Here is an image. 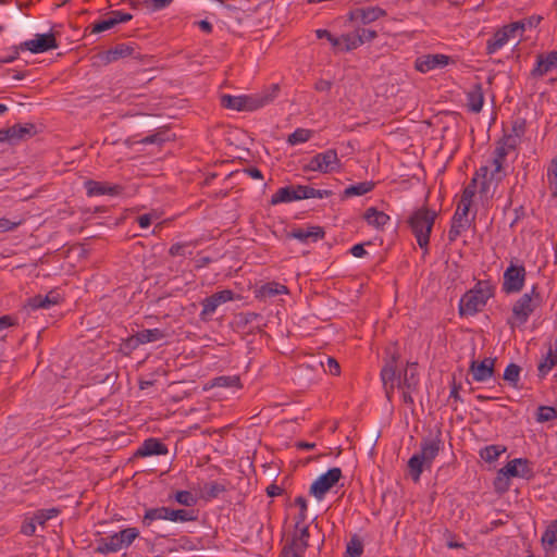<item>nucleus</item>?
Instances as JSON below:
<instances>
[{
  "label": "nucleus",
  "mask_w": 557,
  "mask_h": 557,
  "mask_svg": "<svg viewBox=\"0 0 557 557\" xmlns=\"http://www.w3.org/2000/svg\"><path fill=\"white\" fill-rule=\"evenodd\" d=\"M444 447L441 430L434 437H425L421 441L420 451L408 460L409 475L414 482L420 481L423 469H430L433 460Z\"/></svg>",
  "instance_id": "obj_1"
},
{
  "label": "nucleus",
  "mask_w": 557,
  "mask_h": 557,
  "mask_svg": "<svg viewBox=\"0 0 557 557\" xmlns=\"http://www.w3.org/2000/svg\"><path fill=\"white\" fill-rule=\"evenodd\" d=\"M437 218V212L426 206L414 210L408 219V224L421 249L428 251L430 235Z\"/></svg>",
  "instance_id": "obj_2"
},
{
  "label": "nucleus",
  "mask_w": 557,
  "mask_h": 557,
  "mask_svg": "<svg viewBox=\"0 0 557 557\" xmlns=\"http://www.w3.org/2000/svg\"><path fill=\"white\" fill-rule=\"evenodd\" d=\"M494 296V286L490 281H479L474 287L468 290L459 301L460 315H474Z\"/></svg>",
  "instance_id": "obj_3"
},
{
  "label": "nucleus",
  "mask_w": 557,
  "mask_h": 557,
  "mask_svg": "<svg viewBox=\"0 0 557 557\" xmlns=\"http://www.w3.org/2000/svg\"><path fill=\"white\" fill-rule=\"evenodd\" d=\"M542 301L537 285H533L529 293H524L515 301L507 323L511 329L525 324L530 315L542 305Z\"/></svg>",
  "instance_id": "obj_4"
},
{
  "label": "nucleus",
  "mask_w": 557,
  "mask_h": 557,
  "mask_svg": "<svg viewBox=\"0 0 557 557\" xmlns=\"http://www.w3.org/2000/svg\"><path fill=\"white\" fill-rule=\"evenodd\" d=\"M138 536L139 530L137 528L123 529L112 535L97 540L94 552L99 555L117 553L124 548H128Z\"/></svg>",
  "instance_id": "obj_5"
},
{
  "label": "nucleus",
  "mask_w": 557,
  "mask_h": 557,
  "mask_svg": "<svg viewBox=\"0 0 557 557\" xmlns=\"http://www.w3.org/2000/svg\"><path fill=\"white\" fill-rule=\"evenodd\" d=\"M309 536L308 525L295 524V531L292 540L284 546L281 557H304V554L309 546Z\"/></svg>",
  "instance_id": "obj_6"
},
{
  "label": "nucleus",
  "mask_w": 557,
  "mask_h": 557,
  "mask_svg": "<svg viewBox=\"0 0 557 557\" xmlns=\"http://www.w3.org/2000/svg\"><path fill=\"white\" fill-rule=\"evenodd\" d=\"M341 168V160L335 149H327L324 152L313 156L309 163L304 168L306 171L320 173H331Z\"/></svg>",
  "instance_id": "obj_7"
},
{
  "label": "nucleus",
  "mask_w": 557,
  "mask_h": 557,
  "mask_svg": "<svg viewBox=\"0 0 557 557\" xmlns=\"http://www.w3.org/2000/svg\"><path fill=\"white\" fill-rule=\"evenodd\" d=\"M527 271L524 265L510 263L503 275L502 289L505 294H516L522 290Z\"/></svg>",
  "instance_id": "obj_8"
},
{
  "label": "nucleus",
  "mask_w": 557,
  "mask_h": 557,
  "mask_svg": "<svg viewBox=\"0 0 557 557\" xmlns=\"http://www.w3.org/2000/svg\"><path fill=\"white\" fill-rule=\"evenodd\" d=\"M343 476L341 468L334 467L321 474L310 486L309 493L318 500L323 499L325 494L335 486Z\"/></svg>",
  "instance_id": "obj_9"
},
{
  "label": "nucleus",
  "mask_w": 557,
  "mask_h": 557,
  "mask_svg": "<svg viewBox=\"0 0 557 557\" xmlns=\"http://www.w3.org/2000/svg\"><path fill=\"white\" fill-rule=\"evenodd\" d=\"M36 134L37 127L34 123L15 124L0 129V143H8L13 146L34 137Z\"/></svg>",
  "instance_id": "obj_10"
},
{
  "label": "nucleus",
  "mask_w": 557,
  "mask_h": 557,
  "mask_svg": "<svg viewBox=\"0 0 557 557\" xmlns=\"http://www.w3.org/2000/svg\"><path fill=\"white\" fill-rule=\"evenodd\" d=\"M278 92L280 86L277 84H273L261 94L244 96V111H255L269 104L277 97Z\"/></svg>",
  "instance_id": "obj_11"
},
{
  "label": "nucleus",
  "mask_w": 557,
  "mask_h": 557,
  "mask_svg": "<svg viewBox=\"0 0 557 557\" xmlns=\"http://www.w3.org/2000/svg\"><path fill=\"white\" fill-rule=\"evenodd\" d=\"M22 51L29 50L33 53H42L57 49L58 42L52 33L37 34L34 39L20 44Z\"/></svg>",
  "instance_id": "obj_12"
},
{
  "label": "nucleus",
  "mask_w": 557,
  "mask_h": 557,
  "mask_svg": "<svg viewBox=\"0 0 557 557\" xmlns=\"http://www.w3.org/2000/svg\"><path fill=\"white\" fill-rule=\"evenodd\" d=\"M496 358L486 357L482 361L472 360L469 373L475 382H485L495 374Z\"/></svg>",
  "instance_id": "obj_13"
},
{
  "label": "nucleus",
  "mask_w": 557,
  "mask_h": 557,
  "mask_svg": "<svg viewBox=\"0 0 557 557\" xmlns=\"http://www.w3.org/2000/svg\"><path fill=\"white\" fill-rule=\"evenodd\" d=\"M233 299L234 293L231 289H223L221 292L212 294L211 296L202 300V310L200 312V318L202 320H206L207 317L211 315L220 305L231 301Z\"/></svg>",
  "instance_id": "obj_14"
},
{
  "label": "nucleus",
  "mask_w": 557,
  "mask_h": 557,
  "mask_svg": "<svg viewBox=\"0 0 557 557\" xmlns=\"http://www.w3.org/2000/svg\"><path fill=\"white\" fill-rule=\"evenodd\" d=\"M385 15L386 11L380 7L356 8L349 12L348 18L351 22L367 25Z\"/></svg>",
  "instance_id": "obj_15"
},
{
  "label": "nucleus",
  "mask_w": 557,
  "mask_h": 557,
  "mask_svg": "<svg viewBox=\"0 0 557 557\" xmlns=\"http://www.w3.org/2000/svg\"><path fill=\"white\" fill-rule=\"evenodd\" d=\"M502 471L509 478L530 479L533 476L530 461L527 458H515L508 461L507 465L502 468Z\"/></svg>",
  "instance_id": "obj_16"
},
{
  "label": "nucleus",
  "mask_w": 557,
  "mask_h": 557,
  "mask_svg": "<svg viewBox=\"0 0 557 557\" xmlns=\"http://www.w3.org/2000/svg\"><path fill=\"white\" fill-rule=\"evenodd\" d=\"M450 61V58L445 54H425L417 58L414 67L421 73H426L437 67L446 66Z\"/></svg>",
  "instance_id": "obj_17"
},
{
  "label": "nucleus",
  "mask_w": 557,
  "mask_h": 557,
  "mask_svg": "<svg viewBox=\"0 0 557 557\" xmlns=\"http://www.w3.org/2000/svg\"><path fill=\"white\" fill-rule=\"evenodd\" d=\"M62 301V297L57 289L50 290L46 295H36L27 300V307L33 310L49 309Z\"/></svg>",
  "instance_id": "obj_18"
},
{
  "label": "nucleus",
  "mask_w": 557,
  "mask_h": 557,
  "mask_svg": "<svg viewBox=\"0 0 557 557\" xmlns=\"http://www.w3.org/2000/svg\"><path fill=\"white\" fill-rule=\"evenodd\" d=\"M85 189L89 197L101 196V195H111L116 196L120 195L123 190V187L120 185H107L102 182L88 180L84 183Z\"/></svg>",
  "instance_id": "obj_19"
},
{
  "label": "nucleus",
  "mask_w": 557,
  "mask_h": 557,
  "mask_svg": "<svg viewBox=\"0 0 557 557\" xmlns=\"http://www.w3.org/2000/svg\"><path fill=\"white\" fill-rule=\"evenodd\" d=\"M557 67V51H550L547 54H539L536 66L531 71L533 77H542L553 69Z\"/></svg>",
  "instance_id": "obj_20"
},
{
  "label": "nucleus",
  "mask_w": 557,
  "mask_h": 557,
  "mask_svg": "<svg viewBox=\"0 0 557 557\" xmlns=\"http://www.w3.org/2000/svg\"><path fill=\"white\" fill-rule=\"evenodd\" d=\"M135 51V48L128 44H119L115 47L103 51L98 54V58L103 64H109L120 59L132 55Z\"/></svg>",
  "instance_id": "obj_21"
},
{
  "label": "nucleus",
  "mask_w": 557,
  "mask_h": 557,
  "mask_svg": "<svg viewBox=\"0 0 557 557\" xmlns=\"http://www.w3.org/2000/svg\"><path fill=\"white\" fill-rule=\"evenodd\" d=\"M168 447L160 440L150 437L144 441L135 453V457L160 456L168 454Z\"/></svg>",
  "instance_id": "obj_22"
},
{
  "label": "nucleus",
  "mask_w": 557,
  "mask_h": 557,
  "mask_svg": "<svg viewBox=\"0 0 557 557\" xmlns=\"http://www.w3.org/2000/svg\"><path fill=\"white\" fill-rule=\"evenodd\" d=\"M399 375H397V367L393 364V362H385L384 367L381 370V380L383 382V386L385 389V396L388 401L392 400L394 389H395V381H398Z\"/></svg>",
  "instance_id": "obj_23"
},
{
  "label": "nucleus",
  "mask_w": 557,
  "mask_h": 557,
  "mask_svg": "<svg viewBox=\"0 0 557 557\" xmlns=\"http://www.w3.org/2000/svg\"><path fill=\"white\" fill-rule=\"evenodd\" d=\"M289 237L300 240L301 243H308L309 240L318 242L324 238L325 232L321 226H310L305 228H294L289 234Z\"/></svg>",
  "instance_id": "obj_24"
},
{
  "label": "nucleus",
  "mask_w": 557,
  "mask_h": 557,
  "mask_svg": "<svg viewBox=\"0 0 557 557\" xmlns=\"http://www.w3.org/2000/svg\"><path fill=\"white\" fill-rule=\"evenodd\" d=\"M511 37L512 35L508 32L506 25L497 29L493 37L486 42V53L488 55L495 53L497 50L503 48Z\"/></svg>",
  "instance_id": "obj_25"
},
{
  "label": "nucleus",
  "mask_w": 557,
  "mask_h": 557,
  "mask_svg": "<svg viewBox=\"0 0 557 557\" xmlns=\"http://www.w3.org/2000/svg\"><path fill=\"white\" fill-rule=\"evenodd\" d=\"M419 385V376L417 372V363H408V368L405 370L404 379L398 377L397 386L409 392H416Z\"/></svg>",
  "instance_id": "obj_26"
},
{
  "label": "nucleus",
  "mask_w": 557,
  "mask_h": 557,
  "mask_svg": "<svg viewBox=\"0 0 557 557\" xmlns=\"http://www.w3.org/2000/svg\"><path fill=\"white\" fill-rule=\"evenodd\" d=\"M363 219L369 225L375 227L376 230H383V227L389 221V215L383 211H379L374 207H370L364 211Z\"/></svg>",
  "instance_id": "obj_27"
},
{
  "label": "nucleus",
  "mask_w": 557,
  "mask_h": 557,
  "mask_svg": "<svg viewBox=\"0 0 557 557\" xmlns=\"http://www.w3.org/2000/svg\"><path fill=\"white\" fill-rule=\"evenodd\" d=\"M541 21H542L541 16L532 15L529 18H524L521 21L510 23V24L506 25V27L508 28V32H510L512 37H516L517 34H519L521 36L527 27H530V28L536 27L541 23Z\"/></svg>",
  "instance_id": "obj_28"
},
{
  "label": "nucleus",
  "mask_w": 557,
  "mask_h": 557,
  "mask_svg": "<svg viewBox=\"0 0 557 557\" xmlns=\"http://www.w3.org/2000/svg\"><path fill=\"white\" fill-rule=\"evenodd\" d=\"M375 184L371 181L360 182L355 185H350L343 191L342 199L350 198L352 196H362L370 193L374 188Z\"/></svg>",
  "instance_id": "obj_29"
},
{
  "label": "nucleus",
  "mask_w": 557,
  "mask_h": 557,
  "mask_svg": "<svg viewBox=\"0 0 557 557\" xmlns=\"http://www.w3.org/2000/svg\"><path fill=\"white\" fill-rule=\"evenodd\" d=\"M467 100V106L470 111L478 113L482 110L484 98L482 92V86L480 84H476L474 86V89L468 92Z\"/></svg>",
  "instance_id": "obj_30"
},
{
  "label": "nucleus",
  "mask_w": 557,
  "mask_h": 557,
  "mask_svg": "<svg viewBox=\"0 0 557 557\" xmlns=\"http://www.w3.org/2000/svg\"><path fill=\"white\" fill-rule=\"evenodd\" d=\"M140 345L159 342L166 337V333L160 329H146L136 333Z\"/></svg>",
  "instance_id": "obj_31"
},
{
  "label": "nucleus",
  "mask_w": 557,
  "mask_h": 557,
  "mask_svg": "<svg viewBox=\"0 0 557 557\" xmlns=\"http://www.w3.org/2000/svg\"><path fill=\"white\" fill-rule=\"evenodd\" d=\"M510 139L511 138H503L497 143L492 161L505 163L509 151L515 149V144L510 143Z\"/></svg>",
  "instance_id": "obj_32"
},
{
  "label": "nucleus",
  "mask_w": 557,
  "mask_h": 557,
  "mask_svg": "<svg viewBox=\"0 0 557 557\" xmlns=\"http://www.w3.org/2000/svg\"><path fill=\"white\" fill-rule=\"evenodd\" d=\"M296 200V196L294 195V185H289L277 189V191L272 195L270 205L276 206L278 203L292 202Z\"/></svg>",
  "instance_id": "obj_33"
},
{
  "label": "nucleus",
  "mask_w": 557,
  "mask_h": 557,
  "mask_svg": "<svg viewBox=\"0 0 557 557\" xmlns=\"http://www.w3.org/2000/svg\"><path fill=\"white\" fill-rule=\"evenodd\" d=\"M168 519V507H157L149 508L145 511L143 517V524L145 527H150L151 523L156 520H166Z\"/></svg>",
  "instance_id": "obj_34"
},
{
  "label": "nucleus",
  "mask_w": 557,
  "mask_h": 557,
  "mask_svg": "<svg viewBox=\"0 0 557 557\" xmlns=\"http://www.w3.org/2000/svg\"><path fill=\"white\" fill-rule=\"evenodd\" d=\"M521 367L516 363H509L503 374L504 381H506L511 387L517 388L520 380Z\"/></svg>",
  "instance_id": "obj_35"
},
{
  "label": "nucleus",
  "mask_w": 557,
  "mask_h": 557,
  "mask_svg": "<svg viewBox=\"0 0 557 557\" xmlns=\"http://www.w3.org/2000/svg\"><path fill=\"white\" fill-rule=\"evenodd\" d=\"M542 543L553 549H557V519L550 522L542 535Z\"/></svg>",
  "instance_id": "obj_36"
},
{
  "label": "nucleus",
  "mask_w": 557,
  "mask_h": 557,
  "mask_svg": "<svg viewBox=\"0 0 557 557\" xmlns=\"http://www.w3.org/2000/svg\"><path fill=\"white\" fill-rule=\"evenodd\" d=\"M471 221H462L458 220L456 221V218L451 219V225L448 232V240L449 243H454L460 234L466 231L468 227H470Z\"/></svg>",
  "instance_id": "obj_37"
},
{
  "label": "nucleus",
  "mask_w": 557,
  "mask_h": 557,
  "mask_svg": "<svg viewBox=\"0 0 557 557\" xmlns=\"http://www.w3.org/2000/svg\"><path fill=\"white\" fill-rule=\"evenodd\" d=\"M244 96H232V95H223L221 96V104L222 107L236 111H244Z\"/></svg>",
  "instance_id": "obj_38"
},
{
  "label": "nucleus",
  "mask_w": 557,
  "mask_h": 557,
  "mask_svg": "<svg viewBox=\"0 0 557 557\" xmlns=\"http://www.w3.org/2000/svg\"><path fill=\"white\" fill-rule=\"evenodd\" d=\"M339 39H342V47H338V49L342 51H350L362 45V40H360L356 30L354 33L343 35Z\"/></svg>",
  "instance_id": "obj_39"
},
{
  "label": "nucleus",
  "mask_w": 557,
  "mask_h": 557,
  "mask_svg": "<svg viewBox=\"0 0 557 557\" xmlns=\"http://www.w3.org/2000/svg\"><path fill=\"white\" fill-rule=\"evenodd\" d=\"M288 289L285 285L276 282L267 283L260 288V294L263 297H274L281 294H287Z\"/></svg>",
  "instance_id": "obj_40"
},
{
  "label": "nucleus",
  "mask_w": 557,
  "mask_h": 557,
  "mask_svg": "<svg viewBox=\"0 0 557 557\" xmlns=\"http://www.w3.org/2000/svg\"><path fill=\"white\" fill-rule=\"evenodd\" d=\"M194 511L186 509H171L168 507V519L170 521L187 522L195 520Z\"/></svg>",
  "instance_id": "obj_41"
},
{
  "label": "nucleus",
  "mask_w": 557,
  "mask_h": 557,
  "mask_svg": "<svg viewBox=\"0 0 557 557\" xmlns=\"http://www.w3.org/2000/svg\"><path fill=\"white\" fill-rule=\"evenodd\" d=\"M506 450L505 447H502L499 445H490L483 448L480 453V456L482 459H484L486 462H493L495 461L500 454H503Z\"/></svg>",
  "instance_id": "obj_42"
},
{
  "label": "nucleus",
  "mask_w": 557,
  "mask_h": 557,
  "mask_svg": "<svg viewBox=\"0 0 557 557\" xmlns=\"http://www.w3.org/2000/svg\"><path fill=\"white\" fill-rule=\"evenodd\" d=\"M547 183L553 197H557V159H553L547 169Z\"/></svg>",
  "instance_id": "obj_43"
},
{
  "label": "nucleus",
  "mask_w": 557,
  "mask_h": 557,
  "mask_svg": "<svg viewBox=\"0 0 557 557\" xmlns=\"http://www.w3.org/2000/svg\"><path fill=\"white\" fill-rule=\"evenodd\" d=\"M363 553V543L357 536H351L350 541L347 543L346 555L347 557H361Z\"/></svg>",
  "instance_id": "obj_44"
},
{
  "label": "nucleus",
  "mask_w": 557,
  "mask_h": 557,
  "mask_svg": "<svg viewBox=\"0 0 557 557\" xmlns=\"http://www.w3.org/2000/svg\"><path fill=\"white\" fill-rule=\"evenodd\" d=\"M60 513V509L59 508H55V507H52V508H49V509H40V510H37L35 513H34V518L36 520V522L39 524V525H45V523L57 517L58 515Z\"/></svg>",
  "instance_id": "obj_45"
},
{
  "label": "nucleus",
  "mask_w": 557,
  "mask_h": 557,
  "mask_svg": "<svg viewBox=\"0 0 557 557\" xmlns=\"http://www.w3.org/2000/svg\"><path fill=\"white\" fill-rule=\"evenodd\" d=\"M212 386L216 387H240V379L237 375L218 376L213 380Z\"/></svg>",
  "instance_id": "obj_46"
},
{
  "label": "nucleus",
  "mask_w": 557,
  "mask_h": 557,
  "mask_svg": "<svg viewBox=\"0 0 557 557\" xmlns=\"http://www.w3.org/2000/svg\"><path fill=\"white\" fill-rule=\"evenodd\" d=\"M203 490L206 492L205 498L213 499L219 497L220 494L224 493L226 491V486L219 482H210L205 484Z\"/></svg>",
  "instance_id": "obj_47"
},
{
  "label": "nucleus",
  "mask_w": 557,
  "mask_h": 557,
  "mask_svg": "<svg viewBox=\"0 0 557 557\" xmlns=\"http://www.w3.org/2000/svg\"><path fill=\"white\" fill-rule=\"evenodd\" d=\"M139 346H140L139 339H138L137 335L134 334V335H131L127 338L123 339V342L120 345V351L125 356H129Z\"/></svg>",
  "instance_id": "obj_48"
},
{
  "label": "nucleus",
  "mask_w": 557,
  "mask_h": 557,
  "mask_svg": "<svg viewBox=\"0 0 557 557\" xmlns=\"http://www.w3.org/2000/svg\"><path fill=\"white\" fill-rule=\"evenodd\" d=\"M492 165L494 166L493 171H491L488 176V186L494 183L497 186L506 176V172L504 169V164L499 162L492 161Z\"/></svg>",
  "instance_id": "obj_49"
},
{
  "label": "nucleus",
  "mask_w": 557,
  "mask_h": 557,
  "mask_svg": "<svg viewBox=\"0 0 557 557\" xmlns=\"http://www.w3.org/2000/svg\"><path fill=\"white\" fill-rule=\"evenodd\" d=\"M115 25H116V21H113L112 16L110 15V17L107 20H102V21H99V22H96V23L89 25L86 28V30L89 29L90 34H99L104 30L111 29Z\"/></svg>",
  "instance_id": "obj_50"
},
{
  "label": "nucleus",
  "mask_w": 557,
  "mask_h": 557,
  "mask_svg": "<svg viewBox=\"0 0 557 557\" xmlns=\"http://www.w3.org/2000/svg\"><path fill=\"white\" fill-rule=\"evenodd\" d=\"M311 138V131L306 128H297L295 132H293L289 136L287 141L290 145H297L301 143H306Z\"/></svg>",
  "instance_id": "obj_51"
},
{
  "label": "nucleus",
  "mask_w": 557,
  "mask_h": 557,
  "mask_svg": "<svg viewBox=\"0 0 557 557\" xmlns=\"http://www.w3.org/2000/svg\"><path fill=\"white\" fill-rule=\"evenodd\" d=\"M557 418V410L550 406H540L537 408L536 420L539 422H548Z\"/></svg>",
  "instance_id": "obj_52"
},
{
  "label": "nucleus",
  "mask_w": 557,
  "mask_h": 557,
  "mask_svg": "<svg viewBox=\"0 0 557 557\" xmlns=\"http://www.w3.org/2000/svg\"><path fill=\"white\" fill-rule=\"evenodd\" d=\"M295 505L299 507V512L295 516V524H305L308 510L307 499L304 496H298L295 499Z\"/></svg>",
  "instance_id": "obj_53"
},
{
  "label": "nucleus",
  "mask_w": 557,
  "mask_h": 557,
  "mask_svg": "<svg viewBox=\"0 0 557 557\" xmlns=\"http://www.w3.org/2000/svg\"><path fill=\"white\" fill-rule=\"evenodd\" d=\"M509 476L499 469L497 476L494 480V488L497 493L503 494L509 490L510 481Z\"/></svg>",
  "instance_id": "obj_54"
},
{
  "label": "nucleus",
  "mask_w": 557,
  "mask_h": 557,
  "mask_svg": "<svg viewBox=\"0 0 557 557\" xmlns=\"http://www.w3.org/2000/svg\"><path fill=\"white\" fill-rule=\"evenodd\" d=\"M175 499L181 505H184L187 507L194 506L197 503L196 497L189 491H178L175 494Z\"/></svg>",
  "instance_id": "obj_55"
},
{
  "label": "nucleus",
  "mask_w": 557,
  "mask_h": 557,
  "mask_svg": "<svg viewBox=\"0 0 557 557\" xmlns=\"http://www.w3.org/2000/svg\"><path fill=\"white\" fill-rule=\"evenodd\" d=\"M476 186H478L476 177H472L470 183L462 190L461 200L472 203V199L476 193Z\"/></svg>",
  "instance_id": "obj_56"
},
{
  "label": "nucleus",
  "mask_w": 557,
  "mask_h": 557,
  "mask_svg": "<svg viewBox=\"0 0 557 557\" xmlns=\"http://www.w3.org/2000/svg\"><path fill=\"white\" fill-rule=\"evenodd\" d=\"M555 364L557 363L553 358V350L549 349L546 359L539 364V375L544 377Z\"/></svg>",
  "instance_id": "obj_57"
},
{
  "label": "nucleus",
  "mask_w": 557,
  "mask_h": 557,
  "mask_svg": "<svg viewBox=\"0 0 557 557\" xmlns=\"http://www.w3.org/2000/svg\"><path fill=\"white\" fill-rule=\"evenodd\" d=\"M487 174H488V166L487 165H482L474 174L473 177H476V181L479 178H482V183H481V188H480V193L481 194H486L488 191V178H487Z\"/></svg>",
  "instance_id": "obj_58"
},
{
  "label": "nucleus",
  "mask_w": 557,
  "mask_h": 557,
  "mask_svg": "<svg viewBox=\"0 0 557 557\" xmlns=\"http://www.w3.org/2000/svg\"><path fill=\"white\" fill-rule=\"evenodd\" d=\"M470 207H471V202H467V201L460 199V202H459L453 218H456V221H458V220L470 221L468 219V213H469Z\"/></svg>",
  "instance_id": "obj_59"
},
{
  "label": "nucleus",
  "mask_w": 557,
  "mask_h": 557,
  "mask_svg": "<svg viewBox=\"0 0 557 557\" xmlns=\"http://www.w3.org/2000/svg\"><path fill=\"white\" fill-rule=\"evenodd\" d=\"M315 35L319 39L325 38L334 48L342 47V39L334 37L327 29H317Z\"/></svg>",
  "instance_id": "obj_60"
},
{
  "label": "nucleus",
  "mask_w": 557,
  "mask_h": 557,
  "mask_svg": "<svg viewBox=\"0 0 557 557\" xmlns=\"http://www.w3.org/2000/svg\"><path fill=\"white\" fill-rule=\"evenodd\" d=\"M321 366L325 372H329L332 375H339V373H341L339 363L337 362V360L335 358L327 357L326 363L324 364L323 362H321Z\"/></svg>",
  "instance_id": "obj_61"
},
{
  "label": "nucleus",
  "mask_w": 557,
  "mask_h": 557,
  "mask_svg": "<svg viewBox=\"0 0 557 557\" xmlns=\"http://www.w3.org/2000/svg\"><path fill=\"white\" fill-rule=\"evenodd\" d=\"M166 140L165 138V132H158L156 134L148 135L144 137L140 143L144 145H151V144H162Z\"/></svg>",
  "instance_id": "obj_62"
},
{
  "label": "nucleus",
  "mask_w": 557,
  "mask_h": 557,
  "mask_svg": "<svg viewBox=\"0 0 557 557\" xmlns=\"http://www.w3.org/2000/svg\"><path fill=\"white\" fill-rule=\"evenodd\" d=\"M356 32L357 35H359L360 40H362V45L366 42H370L377 37V33L374 29L357 28Z\"/></svg>",
  "instance_id": "obj_63"
},
{
  "label": "nucleus",
  "mask_w": 557,
  "mask_h": 557,
  "mask_svg": "<svg viewBox=\"0 0 557 557\" xmlns=\"http://www.w3.org/2000/svg\"><path fill=\"white\" fill-rule=\"evenodd\" d=\"M36 523L37 522L34 517L25 520L21 527V533L26 536L34 535L36 532Z\"/></svg>",
  "instance_id": "obj_64"
}]
</instances>
